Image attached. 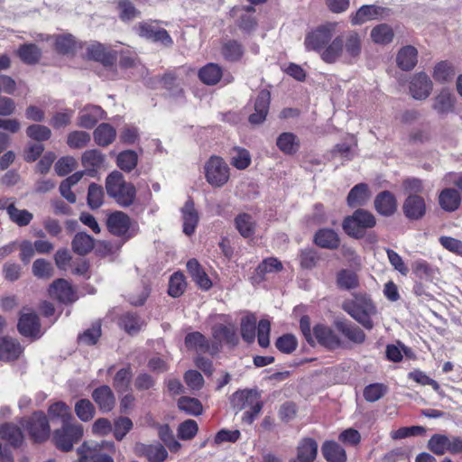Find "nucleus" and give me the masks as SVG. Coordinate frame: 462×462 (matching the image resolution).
<instances>
[{"mask_svg":"<svg viewBox=\"0 0 462 462\" xmlns=\"http://www.w3.org/2000/svg\"><path fill=\"white\" fill-rule=\"evenodd\" d=\"M106 189L107 194L123 207L130 206L135 199L136 190L134 186L126 182L123 174L117 171H112L106 177Z\"/></svg>","mask_w":462,"mask_h":462,"instance_id":"obj_1","label":"nucleus"},{"mask_svg":"<svg viewBox=\"0 0 462 462\" xmlns=\"http://www.w3.org/2000/svg\"><path fill=\"white\" fill-rule=\"evenodd\" d=\"M343 309L366 329L374 328L371 317L376 314V308L368 296L356 295L344 303Z\"/></svg>","mask_w":462,"mask_h":462,"instance_id":"obj_2","label":"nucleus"},{"mask_svg":"<svg viewBox=\"0 0 462 462\" xmlns=\"http://www.w3.org/2000/svg\"><path fill=\"white\" fill-rule=\"evenodd\" d=\"M374 216L367 210L356 209L353 215L346 217L342 224L344 231L354 238L359 239L365 236V230L375 226Z\"/></svg>","mask_w":462,"mask_h":462,"instance_id":"obj_3","label":"nucleus"},{"mask_svg":"<svg viewBox=\"0 0 462 462\" xmlns=\"http://www.w3.org/2000/svg\"><path fill=\"white\" fill-rule=\"evenodd\" d=\"M204 174L209 185L221 188L229 180L230 168L222 157L212 155L204 164Z\"/></svg>","mask_w":462,"mask_h":462,"instance_id":"obj_4","label":"nucleus"},{"mask_svg":"<svg viewBox=\"0 0 462 462\" xmlns=\"http://www.w3.org/2000/svg\"><path fill=\"white\" fill-rule=\"evenodd\" d=\"M337 26V23H326L309 32L304 40L306 49L321 53L335 34Z\"/></svg>","mask_w":462,"mask_h":462,"instance_id":"obj_5","label":"nucleus"},{"mask_svg":"<svg viewBox=\"0 0 462 462\" xmlns=\"http://www.w3.org/2000/svg\"><path fill=\"white\" fill-rule=\"evenodd\" d=\"M108 231L114 236L124 237L128 240L134 236L138 232L137 224L133 222L130 217L121 211L112 213L106 219Z\"/></svg>","mask_w":462,"mask_h":462,"instance_id":"obj_6","label":"nucleus"},{"mask_svg":"<svg viewBox=\"0 0 462 462\" xmlns=\"http://www.w3.org/2000/svg\"><path fill=\"white\" fill-rule=\"evenodd\" d=\"M83 432V427L79 423L65 424L54 431L52 440L57 448L67 452L82 438Z\"/></svg>","mask_w":462,"mask_h":462,"instance_id":"obj_7","label":"nucleus"},{"mask_svg":"<svg viewBox=\"0 0 462 462\" xmlns=\"http://www.w3.org/2000/svg\"><path fill=\"white\" fill-rule=\"evenodd\" d=\"M231 404L237 411L254 406L255 412H260L263 407L259 393L246 389L236 392L231 397Z\"/></svg>","mask_w":462,"mask_h":462,"instance_id":"obj_8","label":"nucleus"},{"mask_svg":"<svg viewBox=\"0 0 462 462\" xmlns=\"http://www.w3.org/2000/svg\"><path fill=\"white\" fill-rule=\"evenodd\" d=\"M433 83L424 72L414 74L410 81V93L414 99L425 100L431 93Z\"/></svg>","mask_w":462,"mask_h":462,"instance_id":"obj_9","label":"nucleus"},{"mask_svg":"<svg viewBox=\"0 0 462 462\" xmlns=\"http://www.w3.org/2000/svg\"><path fill=\"white\" fill-rule=\"evenodd\" d=\"M18 330L24 337H40L41 324L37 314L30 310H23L19 319Z\"/></svg>","mask_w":462,"mask_h":462,"instance_id":"obj_10","label":"nucleus"},{"mask_svg":"<svg viewBox=\"0 0 462 462\" xmlns=\"http://www.w3.org/2000/svg\"><path fill=\"white\" fill-rule=\"evenodd\" d=\"M103 448H114L115 444L113 442H102L100 446H91L87 442H84L79 448L78 453L82 458H87L89 462H114V459L109 455L100 452Z\"/></svg>","mask_w":462,"mask_h":462,"instance_id":"obj_11","label":"nucleus"},{"mask_svg":"<svg viewBox=\"0 0 462 462\" xmlns=\"http://www.w3.org/2000/svg\"><path fill=\"white\" fill-rule=\"evenodd\" d=\"M343 39L344 60L352 62L359 58L362 52V39L356 31H349L339 35Z\"/></svg>","mask_w":462,"mask_h":462,"instance_id":"obj_12","label":"nucleus"},{"mask_svg":"<svg viewBox=\"0 0 462 462\" xmlns=\"http://www.w3.org/2000/svg\"><path fill=\"white\" fill-rule=\"evenodd\" d=\"M26 427L34 441L42 442L49 438V422L42 412L34 413L27 421Z\"/></svg>","mask_w":462,"mask_h":462,"instance_id":"obj_13","label":"nucleus"},{"mask_svg":"<svg viewBox=\"0 0 462 462\" xmlns=\"http://www.w3.org/2000/svg\"><path fill=\"white\" fill-rule=\"evenodd\" d=\"M314 341L321 345L322 346L334 350L341 346V338L337 333L328 326L319 324L313 328Z\"/></svg>","mask_w":462,"mask_h":462,"instance_id":"obj_14","label":"nucleus"},{"mask_svg":"<svg viewBox=\"0 0 462 462\" xmlns=\"http://www.w3.org/2000/svg\"><path fill=\"white\" fill-rule=\"evenodd\" d=\"M49 294L51 298L63 303H71L78 299L75 290L64 279H58L53 282L50 286Z\"/></svg>","mask_w":462,"mask_h":462,"instance_id":"obj_15","label":"nucleus"},{"mask_svg":"<svg viewBox=\"0 0 462 462\" xmlns=\"http://www.w3.org/2000/svg\"><path fill=\"white\" fill-rule=\"evenodd\" d=\"M185 346L188 349L198 353H209L216 355L219 351L217 343L209 344L208 340L199 332L189 333L185 337Z\"/></svg>","mask_w":462,"mask_h":462,"instance_id":"obj_16","label":"nucleus"},{"mask_svg":"<svg viewBox=\"0 0 462 462\" xmlns=\"http://www.w3.org/2000/svg\"><path fill=\"white\" fill-rule=\"evenodd\" d=\"M138 33L143 38L153 42H160L165 46H171L173 43L171 37L165 29H156L148 23H139Z\"/></svg>","mask_w":462,"mask_h":462,"instance_id":"obj_17","label":"nucleus"},{"mask_svg":"<svg viewBox=\"0 0 462 462\" xmlns=\"http://www.w3.org/2000/svg\"><path fill=\"white\" fill-rule=\"evenodd\" d=\"M403 213L410 220H418L426 213L424 199L419 195H409L403 203Z\"/></svg>","mask_w":462,"mask_h":462,"instance_id":"obj_18","label":"nucleus"},{"mask_svg":"<svg viewBox=\"0 0 462 462\" xmlns=\"http://www.w3.org/2000/svg\"><path fill=\"white\" fill-rule=\"evenodd\" d=\"M271 94L263 89L259 92L254 103V113L249 116V122L253 125L262 124L268 114Z\"/></svg>","mask_w":462,"mask_h":462,"instance_id":"obj_19","label":"nucleus"},{"mask_svg":"<svg viewBox=\"0 0 462 462\" xmlns=\"http://www.w3.org/2000/svg\"><path fill=\"white\" fill-rule=\"evenodd\" d=\"M135 452L138 456L145 457L149 462H163L168 457L166 448L160 443L136 444Z\"/></svg>","mask_w":462,"mask_h":462,"instance_id":"obj_20","label":"nucleus"},{"mask_svg":"<svg viewBox=\"0 0 462 462\" xmlns=\"http://www.w3.org/2000/svg\"><path fill=\"white\" fill-rule=\"evenodd\" d=\"M397 67L403 71L413 69L418 62V50L412 45L402 47L395 58Z\"/></svg>","mask_w":462,"mask_h":462,"instance_id":"obj_21","label":"nucleus"},{"mask_svg":"<svg viewBox=\"0 0 462 462\" xmlns=\"http://www.w3.org/2000/svg\"><path fill=\"white\" fill-rule=\"evenodd\" d=\"M92 399L103 412L112 411L116 404L115 394L107 385H102L96 388L92 393Z\"/></svg>","mask_w":462,"mask_h":462,"instance_id":"obj_22","label":"nucleus"},{"mask_svg":"<svg viewBox=\"0 0 462 462\" xmlns=\"http://www.w3.org/2000/svg\"><path fill=\"white\" fill-rule=\"evenodd\" d=\"M105 116L104 110L98 106H86L79 115L78 125L83 128H92Z\"/></svg>","mask_w":462,"mask_h":462,"instance_id":"obj_23","label":"nucleus"},{"mask_svg":"<svg viewBox=\"0 0 462 462\" xmlns=\"http://www.w3.org/2000/svg\"><path fill=\"white\" fill-rule=\"evenodd\" d=\"M343 39L337 36L329 44L322 50L320 53L321 60L328 64H333L339 60H344Z\"/></svg>","mask_w":462,"mask_h":462,"instance_id":"obj_24","label":"nucleus"},{"mask_svg":"<svg viewBox=\"0 0 462 462\" xmlns=\"http://www.w3.org/2000/svg\"><path fill=\"white\" fill-rule=\"evenodd\" d=\"M337 329L349 341L356 345H361L365 341V332L356 325L345 321L335 323Z\"/></svg>","mask_w":462,"mask_h":462,"instance_id":"obj_25","label":"nucleus"},{"mask_svg":"<svg viewBox=\"0 0 462 462\" xmlns=\"http://www.w3.org/2000/svg\"><path fill=\"white\" fill-rule=\"evenodd\" d=\"M376 211L383 216H391L397 209V202L390 191L380 192L374 199Z\"/></svg>","mask_w":462,"mask_h":462,"instance_id":"obj_26","label":"nucleus"},{"mask_svg":"<svg viewBox=\"0 0 462 462\" xmlns=\"http://www.w3.org/2000/svg\"><path fill=\"white\" fill-rule=\"evenodd\" d=\"M183 232L187 236H191L199 223V215L194 208V202L189 199L184 204L182 209Z\"/></svg>","mask_w":462,"mask_h":462,"instance_id":"obj_27","label":"nucleus"},{"mask_svg":"<svg viewBox=\"0 0 462 462\" xmlns=\"http://www.w3.org/2000/svg\"><path fill=\"white\" fill-rule=\"evenodd\" d=\"M212 337L220 347V343L226 342L227 344L236 345L237 343V337L236 334V328L234 325L225 326L223 324H216L212 328Z\"/></svg>","mask_w":462,"mask_h":462,"instance_id":"obj_28","label":"nucleus"},{"mask_svg":"<svg viewBox=\"0 0 462 462\" xmlns=\"http://www.w3.org/2000/svg\"><path fill=\"white\" fill-rule=\"evenodd\" d=\"M371 198V192L365 183L353 187L346 198L347 205L351 208L365 205Z\"/></svg>","mask_w":462,"mask_h":462,"instance_id":"obj_29","label":"nucleus"},{"mask_svg":"<svg viewBox=\"0 0 462 462\" xmlns=\"http://www.w3.org/2000/svg\"><path fill=\"white\" fill-rule=\"evenodd\" d=\"M314 242L321 248L336 249L340 245V238L333 229L322 228L316 232Z\"/></svg>","mask_w":462,"mask_h":462,"instance_id":"obj_30","label":"nucleus"},{"mask_svg":"<svg viewBox=\"0 0 462 462\" xmlns=\"http://www.w3.org/2000/svg\"><path fill=\"white\" fill-rule=\"evenodd\" d=\"M88 57L101 62L104 66H111L116 61V53L107 51L104 45L93 43L88 47Z\"/></svg>","mask_w":462,"mask_h":462,"instance_id":"obj_31","label":"nucleus"},{"mask_svg":"<svg viewBox=\"0 0 462 462\" xmlns=\"http://www.w3.org/2000/svg\"><path fill=\"white\" fill-rule=\"evenodd\" d=\"M384 9L377 5H363L351 16V23L355 25L376 19L383 14Z\"/></svg>","mask_w":462,"mask_h":462,"instance_id":"obj_32","label":"nucleus"},{"mask_svg":"<svg viewBox=\"0 0 462 462\" xmlns=\"http://www.w3.org/2000/svg\"><path fill=\"white\" fill-rule=\"evenodd\" d=\"M318 454V444L310 438L303 439L297 447V457L300 462H313Z\"/></svg>","mask_w":462,"mask_h":462,"instance_id":"obj_33","label":"nucleus"},{"mask_svg":"<svg viewBox=\"0 0 462 462\" xmlns=\"http://www.w3.org/2000/svg\"><path fill=\"white\" fill-rule=\"evenodd\" d=\"M300 144L298 136L289 132L281 134L276 140L279 150L287 155L296 153L300 149Z\"/></svg>","mask_w":462,"mask_h":462,"instance_id":"obj_34","label":"nucleus"},{"mask_svg":"<svg viewBox=\"0 0 462 462\" xmlns=\"http://www.w3.org/2000/svg\"><path fill=\"white\" fill-rule=\"evenodd\" d=\"M105 155L97 149L88 150L81 156V163L88 172H96L105 162Z\"/></svg>","mask_w":462,"mask_h":462,"instance_id":"obj_35","label":"nucleus"},{"mask_svg":"<svg viewBox=\"0 0 462 462\" xmlns=\"http://www.w3.org/2000/svg\"><path fill=\"white\" fill-rule=\"evenodd\" d=\"M45 40H53L55 51L60 54H72L77 48V42L71 34L47 36Z\"/></svg>","mask_w":462,"mask_h":462,"instance_id":"obj_36","label":"nucleus"},{"mask_svg":"<svg viewBox=\"0 0 462 462\" xmlns=\"http://www.w3.org/2000/svg\"><path fill=\"white\" fill-rule=\"evenodd\" d=\"M94 245V238L85 232L77 233L71 241L72 250L79 255L88 254L92 251Z\"/></svg>","mask_w":462,"mask_h":462,"instance_id":"obj_37","label":"nucleus"},{"mask_svg":"<svg viewBox=\"0 0 462 462\" xmlns=\"http://www.w3.org/2000/svg\"><path fill=\"white\" fill-rule=\"evenodd\" d=\"M93 137L97 145L106 147L115 141L116 131L111 125L103 123L95 129Z\"/></svg>","mask_w":462,"mask_h":462,"instance_id":"obj_38","label":"nucleus"},{"mask_svg":"<svg viewBox=\"0 0 462 462\" xmlns=\"http://www.w3.org/2000/svg\"><path fill=\"white\" fill-rule=\"evenodd\" d=\"M455 97L448 89H442L434 98L432 108L444 115L453 111Z\"/></svg>","mask_w":462,"mask_h":462,"instance_id":"obj_39","label":"nucleus"},{"mask_svg":"<svg viewBox=\"0 0 462 462\" xmlns=\"http://www.w3.org/2000/svg\"><path fill=\"white\" fill-rule=\"evenodd\" d=\"M440 207L446 211H455L458 208L461 198L459 192L455 189H445L439 197Z\"/></svg>","mask_w":462,"mask_h":462,"instance_id":"obj_40","label":"nucleus"},{"mask_svg":"<svg viewBox=\"0 0 462 462\" xmlns=\"http://www.w3.org/2000/svg\"><path fill=\"white\" fill-rule=\"evenodd\" d=\"M0 436L14 447H20L23 442V434L21 429L12 423L0 426Z\"/></svg>","mask_w":462,"mask_h":462,"instance_id":"obj_41","label":"nucleus"},{"mask_svg":"<svg viewBox=\"0 0 462 462\" xmlns=\"http://www.w3.org/2000/svg\"><path fill=\"white\" fill-rule=\"evenodd\" d=\"M21 345L12 337H3L0 345V356L3 359H16L22 353Z\"/></svg>","mask_w":462,"mask_h":462,"instance_id":"obj_42","label":"nucleus"},{"mask_svg":"<svg viewBox=\"0 0 462 462\" xmlns=\"http://www.w3.org/2000/svg\"><path fill=\"white\" fill-rule=\"evenodd\" d=\"M322 453L328 462H346V451L336 442H325Z\"/></svg>","mask_w":462,"mask_h":462,"instance_id":"obj_43","label":"nucleus"},{"mask_svg":"<svg viewBox=\"0 0 462 462\" xmlns=\"http://www.w3.org/2000/svg\"><path fill=\"white\" fill-rule=\"evenodd\" d=\"M370 36L374 43L386 45L393 42L394 33L390 25L381 23L372 29Z\"/></svg>","mask_w":462,"mask_h":462,"instance_id":"obj_44","label":"nucleus"},{"mask_svg":"<svg viewBox=\"0 0 462 462\" xmlns=\"http://www.w3.org/2000/svg\"><path fill=\"white\" fill-rule=\"evenodd\" d=\"M17 55L26 64H36L42 57V51L32 43L23 44L17 50Z\"/></svg>","mask_w":462,"mask_h":462,"instance_id":"obj_45","label":"nucleus"},{"mask_svg":"<svg viewBox=\"0 0 462 462\" xmlns=\"http://www.w3.org/2000/svg\"><path fill=\"white\" fill-rule=\"evenodd\" d=\"M200 80L207 85H216L222 77V69L215 63H208L199 71Z\"/></svg>","mask_w":462,"mask_h":462,"instance_id":"obj_46","label":"nucleus"},{"mask_svg":"<svg viewBox=\"0 0 462 462\" xmlns=\"http://www.w3.org/2000/svg\"><path fill=\"white\" fill-rule=\"evenodd\" d=\"M5 209L9 218L19 226L29 225L33 218L32 213L16 208L14 203L9 204Z\"/></svg>","mask_w":462,"mask_h":462,"instance_id":"obj_47","label":"nucleus"},{"mask_svg":"<svg viewBox=\"0 0 462 462\" xmlns=\"http://www.w3.org/2000/svg\"><path fill=\"white\" fill-rule=\"evenodd\" d=\"M229 155L231 164L238 170H245L251 163V155L245 148L235 146L230 150Z\"/></svg>","mask_w":462,"mask_h":462,"instance_id":"obj_48","label":"nucleus"},{"mask_svg":"<svg viewBox=\"0 0 462 462\" xmlns=\"http://www.w3.org/2000/svg\"><path fill=\"white\" fill-rule=\"evenodd\" d=\"M119 325L128 334L134 335L142 329L144 322L135 314L126 313L120 318Z\"/></svg>","mask_w":462,"mask_h":462,"instance_id":"obj_49","label":"nucleus"},{"mask_svg":"<svg viewBox=\"0 0 462 462\" xmlns=\"http://www.w3.org/2000/svg\"><path fill=\"white\" fill-rule=\"evenodd\" d=\"M221 52L226 60L229 61H237L244 54V48L237 41L227 40L224 42Z\"/></svg>","mask_w":462,"mask_h":462,"instance_id":"obj_50","label":"nucleus"},{"mask_svg":"<svg viewBox=\"0 0 462 462\" xmlns=\"http://www.w3.org/2000/svg\"><path fill=\"white\" fill-rule=\"evenodd\" d=\"M49 415L51 419H60L62 425L72 423V415L69 407L63 402H57L49 408Z\"/></svg>","mask_w":462,"mask_h":462,"instance_id":"obj_51","label":"nucleus"},{"mask_svg":"<svg viewBox=\"0 0 462 462\" xmlns=\"http://www.w3.org/2000/svg\"><path fill=\"white\" fill-rule=\"evenodd\" d=\"M235 223L236 229L242 236L249 237L254 235L255 223L250 215L246 213L239 214L235 218Z\"/></svg>","mask_w":462,"mask_h":462,"instance_id":"obj_52","label":"nucleus"},{"mask_svg":"<svg viewBox=\"0 0 462 462\" xmlns=\"http://www.w3.org/2000/svg\"><path fill=\"white\" fill-rule=\"evenodd\" d=\"M455 75V70L451 63L448 61L439 62L433 69L432 77L438 82H447Z\"/></svg>","mask_w":462,"mask_h":462,"instance_id":"obj_53","label":"nucleus"},{"mask_svg":"<svg viewBox=\"0 0 462 462\" xmlns=\"http://www.w3.org/2000/svg\"><path fill=\"white\" fill-rule=\"evenodd\" d=\"M256 317L247 315L241 320V335L245 341L252 343L255 338Z\"/></svg>","mask_w":462,"mask_h":462,"instance_id":"obj_54","label":"nucleus"},{"mask_svg":"<svg viewBox=\"0 0 462 462\" xmlns=\"http://www.w3.org/2000/svg\"><path fill=\"white\" fill-rule=\"evenodd\" d=\"M75 412L80 420L89 421L94 418L96 409L89 400L81 399L75 404Z\"/></svg>","mask_w":462,"mask_h":462,"instance_id":"obj_55","label":"nucleus"},{"mask_svg":"<svg viewBox=\"0 0 462 462\" xmlns=\"http://www.w3.org/2000/svg\"><path fill=\"white\" fill-rule=\"evenodd\" d=\"M337 284L345 290L355 289L359 285L358 276L352 271L341 270L337 274Z\"/></svg>","mask_w":462,"mask_h":462,"instance_id":"obj_56","label":"nucleus"},{"mask_svg":"<svg viewBox=\"0 0 462 462\" xmlns=\"http://www.w3.org/2000/svg\"><path fill=\"white\" fill-rule=\"evenodd\" d=\"M449 437L434 434L428 442V448L436 455H443L448 451Z\"/></svg>","mask_w":462,"mask_h":462,"instance_id":"obj_57","label":"nucleus"},{"mask_svg":"<svg viewBox=\"0 0 462 462\" xmlns=\"http://www.w3.org/2000/svg\"><path fill=\"white\" fill-rule=\"evenodd\" d=\"M132 379L130 367H125L117 371L114 377L113 386L118 393L126 392L129 389Z\"/></svg>","mask_w":462,"mask_h":462,"instance_id":"obj_58","label":"nucleus"},{"mask_svg":"<svg viewBox=\"0 0 462 462\" xmlns=\"http://www.w3.org/2000/svg\"><path fill=\"white\" fill-rule=\"evenodd\" d=\"M137 153L134 151L126 150L118 154L116 163L121 170L131 171L137 165Z\"/></svg>","mask_w":462,"mask_h":462,"instance_id":"obj_59","label":"nucleus"},{"mask_svg":"<svg viewBox=\"0 0 462 462\" xmlns=\"http://www.w3.org/2000/svg\"><path fill=\"white\" fill-rule=\"evenodd\" d=\"M178 407L180 410L193 416L201 414L203 411L201 402L198 399L191 397H181L178 402Z\"/></svg>","mask_w":462,"mask_h":462,"instance_id":"obj_60","label":"nucleus"},{"mask_svg":"<svg viewBox=\"0 0 462 462\" xmlns=\"http://www.w3.org/2000/svg\"><path fill=\"white\" fill-rule=\"evenodd\" d=\"M32 271L34 276L40 279H50L53 276L51 263L44 259H37L33 262Z\"/></svg>","mask_w":462,"mask_h":462,"instance_id":"obj_61","label":"nucleus"},{"mask_svg":"<svg viewBox=\"0 0 462 462\" xmlns=\"http://www.w3.org/2000/svg\"><path fill=\"white\" fill-rule=\"evenodd\" d=\"M132 429L133 422L128 417H119L115 420L112 430L116 439L121 441Z\"/></svg>","mask_w":462,"mask_h":462,"instance_id":"obj_62","label":"nucleus"},{"mask_svg":"<svg viewBox=\"0 0 462 462\" xmlns=\"http://www.w3.org/2000/svg\"><path fill=\"white\" fill-rule=\"evenodd\" d=\"M90 134L84 131H73L69 134L67 143L70 148L81 149L90 142Z\"/></svg>","mask_w":462,"mask_h":462,"instance_id":"obj_63","label":"nucleus"},{"mask_svg":"<svg viewBox=\"0 0 462 462\" xmlns=\"http://www.w3.org/2000/svg\"><path fill=\"white\" fill-rule=\"evenodd\" d=\"M387 386L383 383H371L364 390V397L369 402H374L380 400L386 393Z\"/></svg>","mask_w":462,"mask_h":462,"instance_id":"obj_64","label":"nucleus"}]
</instances>
